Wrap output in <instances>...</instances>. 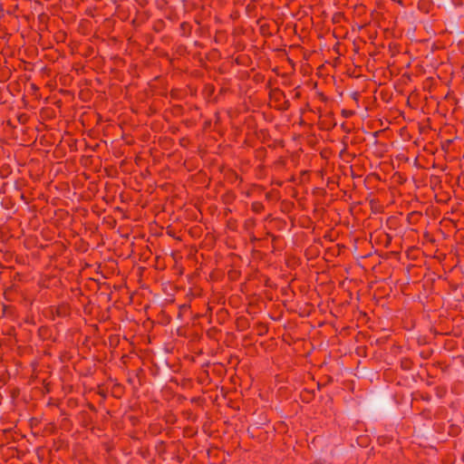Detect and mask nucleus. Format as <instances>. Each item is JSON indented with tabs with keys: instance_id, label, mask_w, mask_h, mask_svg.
I'll use <instances>...</instances> for the list:
<instances>
[{
	"instance_id": "obj_1",
	"label": "nucleus",
	"mask_w": 464,
	"mask_h": 464,
	"mask_svg": "<svg viewBox=\"0 0 464 464\" xmlns=\"http://www.w3.org/2000/svg\"><path fill=\"white\" fill-rule=\"evenodd\" d=\"M51 310H52L53 315H56L61 318L67 317L71 314L70 305L66 303H63L55 307H52Z\"/></svg>"
},
{
	"instance_id": "obj_2",
	"label": "nucleus",
	"mask_w": 464,
	"mask_h": 464,
	"mask_svg": "<svg viewBox=\"0 0 464 464\" xmlns=\"http://www.w3.org/2000/svg\"><path fill=\"white\" fill-rule=\"evenodd\" d=\"M190 309V305L189 304H182L179 307V314H178V317L179 319H182L183 318V315L185 313L188 312Z\"/></svg>"
},
{
	"instance_id": "obj_3",
	"label": "nucleus",
	"mask_w": 464,
	"mask_h": 464,
	"mask_svg": "<svg viewBox=\"0 0 464 464\" xmlns=\"http://www.w3.org/2000/svg\"><path fill=\"white\" fill-rule=\"evenodd\" d=\"M252 208L256 212H259L263 208V205L261 203L256 202L252 204Z\"/></svg>"
},
{
	"instance_id": "obj_4",
	"label": "nucleus",
	"mask_w": 464,
	"mask_h": 464,
	"mask_svg": "<svg viewBox=\"0 0 464 464\" xmlns=\"http://www.w3.org/2000/svg\"><path fill=\"white\" fill-rule=\"evenodd\" d=\"M26 120H27V116L25 114H22L18 117L19 122H21L23 124L25 123Z\"/></svg>"
},
{
	"instance_id": "obj_5",
	"label": "nucleus",
	"mask_w": 464,
	"mask_h": 464,
	"mask_svg": "<svg viewBox=\"0 0 464 464\" xmlns=\"http://www.w3.org/2000/svg\"><path fill=\"white\" fill-rule=\"evenodd\" d=\"M342 114H343L344 117L348 118V117L352 116V115L353 114V111H351L343 110V111H342Z\"/></svg>"
},
{
	"instance_id": "obj_6",
	"label": "nucleus",
	"mask_w": 464,
	"mask_h": 464,
	"mask_svg": "<svg viewBox=\"0 0 464 464\" xmlns=\"http://www.w3.org/2000/svg\"><path fill=\"white\" fill-rule=\"evenodd\" d=\"M409 364H410V362L409 361H406L405 362H402V367L404 369H409Z\"/></svg>"
},
{
	"instance_id": "obj_7",
	"label": "nucleus",
	"mask_w": 464,
	"mask_h": 464,
	"mask_svg": "<svg viewBox=\"0 0 464 464\" xmlns=\"http://www.w3.org/2000/svg\"><path fill=\"white\" fill-rule=\"evenodd\" d=\"M88 407H89V409H90L91 411H96V408H95V406H94L93 404L89 403V404H88Z\"/></svg>"
},
{
	"instance_id": "obj_8",
	"label": "nucleus",
	"mask_w": 464,
	"mask_h": 464,
	"mask_svg": "<svg viewBox=\"0 0 464 464\" xmlns=\"http://www.w3.org/2000/svg\"><path fill=\"white\" fill-rule=\"evenodd\" d=\"M310 464H325V462L322 461V460H314V462H312Z\"/></svg>"
},
{
	"instance_id": "obj_9",
	"label": "nucleus",
	"mask_w": 464,
	"mask_h": 464,
	"mask_svg": "<svg viewBox=\"0 0 464 464\" xmlns=\"http://www.w3.org/2000/svg\"><path fill=\"white\" fill-rule=\"evenodd\" d=\"M47 329L46 328H40L39 329V333L42 334L43 332H46Z\"/></svg>"
},
{
	"instance_id": "obj_10",
	"label": "nucleus",
	"mask_w": 464,
	"mask_h": 464,
	"mask_svg": "<svg viewBox=\"0 0 464 464\" xmlns=\"http://www.w3.org/2000/svg\"><path fill=\"white\" fill-rule=\"evenodd\" d=\"M84 417H88L87 413L86 412H82V413Z\"/></svg>"
}]
</instances>
